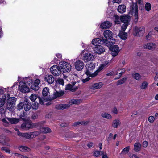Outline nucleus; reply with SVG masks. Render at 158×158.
<instances>
[{"label":"nucleus","instance_id":"obj_54","mask_svg":"<svg viewBox=\"0 0 158 158\" xmlns=\"http://www.w3.org/2000/svg\"><path fill=\"white\" fill-rule=\"evenodd\" d=\"M58 83L60 84L61 85H64V80L62 79H58L57 80Z\"/></svg>","mask_w":158,"mask_h":158},{"label":"nucleus","instance_id":"obj_38","mask_svg":"<svg viewBox=\"0 0 158 158\" xmlns=\"http://www.w3.org/2000/svg\"><path fill=\"white\" fill-rule=\"evenodd\" d=\"M49 93V89L47 87L44 88L43 90L42 94L44 96H47Z\"/></svg>","mask_w":158,"mask_h":158},{"label":"nucleus","instance_id":"obj_52","mask_svg":"<svg viewBox=\"0 0 158 158\" xmlns=\"http://www.w3.org/2000/svg\"><path fill=\"white\" fill-rule=\"evenodd\" d=\"M109 64V62L108 61H105V62L101 66L99 67V70H101L102 68L105 66Z\"/></svg>","mask_w":158,"mask_h":158},{"label":"nucleus","instance_id":"obj_28","mask_svg":"<svg viewBox=\"0 0 158 158\" xmlns=\"http://www.w3.org/2000/svg\"><path fill=\"white\" fill-rule=\"evenodd\" d=\"M118 10L119 12L122 13L126 11V6L124 5H121L119 6Z\"/></svg>","mask_w":158,"mask_h":158},{"label":"nucleus","instance_id":"obj_53","mask_svg":"<svg viewBox=\"0 0 158 158\" xmlns=\"http://www.w3.org/2000/svg\"><path fill=\"white\" fill-rule=\"evenodd\" d=\"M1 149L2 150L4 151L6 153H10V150L8 149L7 148L5 147H2L1 148Z\"/></svg>","mask_w":158,"mask_h":158},{"label":"nucleus","instance_id":"obj_61","mask_svg":"<svg viewBox=\"0 0 158 158\" xmlns=\"http://www.w3.org/2000/svg\"><path fill=\"white\" fill-rule=\"evenodd\" d=\"M121 0H113L112 1L113 3H120L121 2Z\"/></svg>","mask_w":158,"mask_h":158},{"label":"nucleus","instance_id":"obj_60","mask_svg":"<svg viewBox=\"0 0 158 158\" xmlns=\"http://www.w3.org/2000/svg\"><path fill=\"white\" fill-rule=\"evenodd\" d=\"M24 133H22L19 131L17 132V135L23 137Z\"/></svg>","mask_w":158,"mask_h":158},{"label":"nucleus","instance_id":"obj_13","mask_svg":"<svg viewBox=\"0 0 158 158\" xmlns=\"http://www.w3.org/2000/svg\"><path fill=\"white\" fill-rule=\"evenodd\" d=\"M75 66L76 69L77 71H81L82 69L84 66V64L81 60H78L75 63Z\"/></svg>","mask_w":158,"mask_h":158},{"label":"nucleus","instance_id":"obj_31","mask_svg":"<svg viewBox=\"0 0 158 158\" xmlns=\"http://www.w3.org/2000/svg\"><path fill=\"white\" fill-rule=\"evenodd\" d=\"M40 131L44 133H47L51 131V129L48 127H43L40 128Z\"/></svg>","mask_w":158,"mask_h":158},{"label":"nucleus","instance_id":"obj_11","mask_svg":"<svg viewBox=\"0 0 158 158\" xmlns=\"http://www.w3.org/2000/svg\"><path fill=\"white\" fill-rule=\"evenodd\" d=\"M94 59V57L93 55L89 53H87L84 54L82 58L83 60L85 62L93 61Z\"/></svg>","mask_w":158,"mask_h":158},{"label":"nucleus","instance_id":"obj_27","mask_svg":"<svg viewBox=\"0 0 158 158\" xmlns=\"http://www.w3.org/2000/svg\"><path fill=\"white\" fill-rule=\"evenodd\" d=\"M129 18L130 16L128 15L123 16L121 17L120 20L121 22L124 23H128Z\"/></svg>","mask_w":158,"mask_h":158},{"label":"nucleus","instance_id":"obj_49","mask_svg":"<svg viewBox=\"0 0 158 158\" xmlns=\"http://www.w3.org/2000/svg\"><path fill=\"white\" fill-rule=\"evenodd\" d=\"M23 107V102L19 103L17 106V108L18 110L22 109Z\"/></svg>","mask_w":158,"mask_h":158},{"label":"nucleus","instance_id":"obj_1","mask_svg":"<svg viewBox=\"0 0 158 158\" xmlns=\"http://www.w3.org/2000/svg\"><path fill=\"white\" fill-rule=\"evenodd\" d=\"M4 98L6 100V108L10 111L14 110L16 98L15 97H10V95L7 94H4Z\"/></svg>","mask_w":158,"mask_h":158},{"label":"nucleus","instance_id":"obj_22","mask_svg":"<svg viewBox=\"0 0 158 158\" xmlns=\"http://www.w3.org/2000/svg\"><path fill=\"white\" fill-rule=\"evenodd\" d=\"M31 107V104L28 102L24 101L23 102V108L26 111H29Z\"/></svg>","mask_w":158,"mask_h":158},{"label":"nucleus","instance_id":"obj_20","mask_svg":"<svg viewBox=\"0 0 158 158\" xmlns=\"http://www.w3.org/2000/svg\"><path fill=\"white\" fill-rule=\"evenodd\" d=\"M111 26V23L109 21H105L102 23L100 25V27L102 29L109 28Z\"/></svg>","mask_w":158,"mask_h":158},{"label":"nucleus","instance_id":"obj_37","mask_svg":"<svg viewBox=\"0 0 158 158\" xmlns=\"http://www.w3.org/2000/svg\"><path fill=\"white\" fill-rule=\"evenodd\" d=\"M18 148L19 150L22 152L29 151L30 150V149L28 147L25 146H20Z\"/></svg>","mask_w":158,"mask_h":158},{"label":"nucleus","instance_id":"obj_4","mask_svg":"<svg viewBox=\"0 0 158 158\" xmlns=\"http://www.w3.org/2000/svg\"><path fill=\"white\" fill-rule=\"evenodd\" d=\"M59 66L61 71L64 73L69 72L71 69V66L70 64L65 61L60 62L59 64Z\"/></svg>","mask_w":158,"mask_h":158},{"label":"nucleus","instance_id":"obj_32","mask_svg":"<svg viewBox=\"0 0 158 158\" xmlns=\"http://www.w3.org/2000/svg\"><path fill=\"white\" fill-rule=\"evenodd\" d=\"M6 119L11 124H16L19 121V119L15 118H7Z\"/></svg>","mask_w":158,"mask_h":158},{"label":"nucleus","instance_id":"obj_48","mask_svg":"<svg viewBox=\"0 0 158 158\" xmlns=\"http://www.w3.org/2000/svg\"><path fill=\"white\" fill-rule=\"evenodd\" d=\"M101 155H102V158H109L108 157L106 152L103 151H101Z\"/></svg>","mask_w":158,"mask_h":158},{"label":"nucleus","instance_id":"obj_17","mask_svg":"<svg viewBox=\"0 0 158 158\" xmlns=\"http://www.w3.org/2000/svg\"><path fill=\"white\" fill-rule=\"evenodd\" d=\"M103 43H104L103 40H102L101 39L99 38L94 39L92 41V44L95 46L101 45Z\"/></svg>","mask_w":158,"mask_h":158},{"label":"nucleus","instance_id":"obj_24","mask_svg":"<svg viewBox=\"0 0 158 158\" xmlns=\"http://www.w3.org/2000/svg\"><path fill=\"white\" fill-rule=\"evenodd\" d=\"M77 89V86H72L71 85L69 84L67 85L66 86L65 89L66 90H69L72 92H74Z\"/></svg>","mask_w":158,"mask_h":158},{"label":"nucleus","instance_id":"obj_7","mask_svg":"<svg viewBox=\"0 0 158 158\" xmlns=\"http://www.w3.org/2000/svg\"><path fill=\"white\" fill-rule=\"evenodd\" d=\"M19 89L21 92L23 93L28 92L30 91L29 86L26 83L23 82H19Z\"/></svg>","mask_w":158,"mask_h":158},{"label":"nucleus","instance_id":"obj_23","mask_svg":"<svg viewBox=\"0 0 158 158\" xmlns=\"http://www.w3.org/2000/svg\"><path fill=\"white\" fill-rule=\"evenodd\" d=\"M144 47L146 49L153 50L155 48L156 46L155 44L153 43H150L145 44Z\"/></svg>","mask_w":158,"mask_h":158},{"label":"nucleus","instance_id":"obj_33","mask_svg":"<svg viewBox=\"0 0 158 158\" xmlns=\"http://www.w3.org/2000/svg\"><path fill=\"white\" fill-rule=\"evenodd\" d=\"M125 71V69H120L116 71V75H118L119 74V75H118V77L117 78H120L122 75L124 73Z\"/></svg>","mask_w":158,"mask_h":158},{"label":"nucleus","instance_id":"obj_44","mask_svg":"<svg viewBox=\"0 0 158 158\" xmlns=\"http://www.w3.org/2000/svg\"><path fill=\"white\" fill-rule=\"evenodd\" d=\"M2 121L3 122V125H4L5 126L7 127L9 126V123L6 120V118H4L2 119Z\"/></svg>","mask_w":158,"mask_h":158},{"label":"nucleus","instance_id":"obj_64","mask_svg":"<svg viewBox=\"0 0 158 158\" xmlns=\"http://www.w3.org/2000/svg\"><path fill=\"white\" fill-rule=\"evenodd\" d=\"M113 112L115 114H117L118 110L116 108H114L113 110Z\"/></svg>","mask_w":158,"mask_h":158},{"label":"nucleus","instance_id":"obj_35","mask_svg":"<svg viewBox=\"0 0 158 158\" xmlns=\"http://www.w3.org/2000/svg\"><path fill=\"white\" fill-rule=\"evenodd\" d=\"M101 116L102 117L108 119H111L112 118L111 115L106 113H102L101 114Z\"/></svg>","mask_w":158,"mask_h":158},{"label":"nucleus","instance_id":"obj_62","mask_svg":"<svg viewBox=\"0 0 158 158\" xmlns=\"http://www.w3.org/2000/svg\"><path fill=\"white\" fill-rule=\"evenodd\" d=\"M32 118L33 119H35L37 118L38 115L36 114H33L32 116Z\"/></svg>","mask_w":158,"mask_h":158},{"label":"nucleus","instance_id":"obj_5","mask_svg":"<svg viewBox=\"0 0 158 158\" xmlns=\"http://www.w3.org/2000/svg\"><path fill=\"white\" fill-rule=\"evenodd\" d=\"M40 123H35L34 124H31L29 122L24 123L21 125V127L23 130H28L35 127H38Z\"/></svg>","mask_w":158,"mask_h":158},{"label":"nucleus","instance_id":"obj_36","mask_svg":"<svg viewBox=\"0 0 158 158\" xmlns=\"http://www.w3.org/2000/svg\"><path fill=\"white\" fill-rule=\"evenodd\" d=\"M81 101L79 99H73L69 101V104L71 105L73 104H78L80 103Z\"/></svg>","mask_w":158,"mask_h":158},{"label":"nucleus","instance_id":"obj_3","mask_svg":"<svg viewBox=\"0 0 158 158\" xmlns=\"http://www.w3.org/2000/svg\"><path fill=\"white\" fill-rule=\"evenodd\" d=\"M129 13L132 15H134L135 22H137L138 17V7L136 3H133L132 4L131 6Z\"/></svg>","mask_w":158,"mask_h":158},{"label":"nucleus","instance_id":"obj_10","mask_svg":"<svg viewBox=\"0 0 158 158\" xmlns=\"http://www.w3.org/2000/svg\"><path fill=\"white\" fill-rule=\"evenodd\" d=\"M40 134V133L38 131H34L27 133H24L23 137L26 139L33 138L36 136H38Z\"/></svg>","mask_w":158,"mask_h":158},{"label":"nucleus","instance_id":"obj_21","mask_svg":"<svg viewBox=\"0 0 158 158\" xmlns=\"http://www.w3.org/2000/svg\"><path fill=\"white\" fill-rule=\"evenodd\" d=\"M103 84L101 82L95 83L92 85L91 88L93 90L98 89L101 88L103 85Z\"/></svg>","mask_w":158,"mask_h":158},{"label":"nucleus","instance_id":"obj_2","mask_svg":"<svg viewBox=\"0 0 158 158\" xmlns=\"http://www.w3.org/2000/svg\"><path fill=\"white\" fill-rule=\"evenodd\" d=\"M87 70L85 72V74L89 77H93L96 76L98 74V73L100 71V70H97L94 73H92L90 72L91 71L94 69L95 65L93 63H89L87 64L86 66Z\"/></svg>","mask_w":158,"mask_h":158},{"label":"nucleus","instance_id":"obj_47","mask_svg":"<svg viewBox=\"0 0 158 158\" xmlns=\"http://www.w3.org/2000/svg\"><path fill=\"white\" fill-rule=\"evenodd\" d=\"M128 24V23H124L122 26V30L121 31H125L126 29Z\"/></svg>","mask_w":158,"mask_h":158},{"label":"nucleus","instance_id":"obj_56","mask_svg":"<svg viewBox=\"0 0 158 158\" xmlns=\"http://www.w3.org/2000/svg\"><path fill=\"white\" fill-rule=\"evenodd\" d=\"M89 121H81V125H86L88 124Z\"/></svg>","mask_w":158,"mask_h":158},{"label":"nucleus","instance_id":"obj_63","mask_svg":"<svg viewBox=\"0 0 158 158\" xmlns=\"http://www.w3.org/2000/svg\"><path fill=\"white\" fill-rule=\"evenodd\" d=\"M79 124L81 125V122L78 121L76 122L73 123V125L74 126H76Z\"/></svg>","mask_w":158,"mask_h":158},{"label":"nucleus","instance_id":"obj_18","mask_svg":"<svg viewBox=\"0 0 158 158\" xmlns=\"http://www.w3.org/2000/svg\"><path fill=\"white\" fill-rule=\"evenodd\" d=\"M70 106L69 104H58L56 105L55 108L58 110H63L68 108Z\"/></svg>","mask_w":158,"mask_h":158},{"label":"nucleus","instance_id":"obj_25","mask_svg":"<svg viewBox=\"0 0 158 158\" xmlns=\"http://www.w3.org/2000/svg\"><path fill=\"white\" fill-rule=\"evenodd\" d=\"M118 35L122 40H125L126 39L127 37V34L124 31H120Z\"/></svg>","mask_w":158,"mask_h":158},{"label":"nucleus","instance_id":"obj_57","mask_svg":"<svg viewBox=\"0 0 158 158\" xmlns=\"http://www.w3.org/2000/svg\"><path fill=\"white\" fill-rule=\"evenodd\" d=\"M142 144L143 147L146 148L148 146V143L147 141H144L143 142Z\"/></svg>","mask_w":158,"mask_h":158},{"label":"nucleus","instance_id":"obj_19","mask_svg":"<svg viewBox=\"0 0 158 158\" xmlns=\"http://www.w3.org/2000/svg\"><path fill=\"white\" fill-rule=\"evenodd\" d=\"M110 40L109 42L106 39H103L104 43L108 47L112 46V45L114 44L115 43L116 40L115 39L113 38Z\"/></svg>","mask_w":158,"mask_h":158},{"label":"nucleus","instance_id":"obj_39","mask_svg":"<svg viewBox=\"0 0 158 158\" xmlns=\"http://www.w3.org/2000/svg\"><path fill=\"white\" fill-rule=\"evenodd\" d=\"M148 83L146 81L143 82L140 86V88L142 89H145L148 86Z\"/></svg>","mask_w":158,"mask_h":158},{"label":"nucleus","instance_id":"obj_6","mask_svg":"<svg viewBox=\"0 0 158 158\" xmlns=\"http://www.w3.org/2000/svg\"><path fill=\"white\" fill-rule=\"evenodd\" d=\"M40 83V80L39 79H36L34 82L33 81L31 80L28 82L29 86L33 90L36 91L39 89V84Z\"/></svg>","mask_w":158,"mask_h":158},{"label":"nucleus","instance_id":"obj_9","mask_svg":"<svg viewBox=\"0 0 158 158\" xmlns=\"http://www.w3.org/2000/svg\"><path fill=\"white\" fill-rule=\"evenodd\" d=\"M109 49L111 51V55L115 57L118 54L120 50L118 45H115L109 47Z\"/></svg>","mask_w":158,"mask_h":158},{"label":"nucleus","instance_id":"obj_55","mask_svg":"<svg viewBox=\"0 0 158 158\" xmlns=\"http://www.w3.org/2000/svg\"><path fill=\"white\" fill-rule=\"evenodd\" d=\"M155 119L154 117L152 116H150L149 117L148 120L151 123H152Z\"/></svg>","mask_w":158,"mask_h":158},{"label":"nucleus","instance_id":"obj_59","mask_svg":"<svg viewBox=\"0 0 158 158\" xmlns=\"http://www.w3.org/2000/svg\"><path fill=\"white\" fill-rule=\"evenodd\" d=\"M90 79V78L89 77H87V78H86L85 79H83L82 80V81L83 82V83H85L86 82L89 81V80Z\"/></svg>","mask_w":158,"mask_h":158},{"label":"nucleus","instance_id":"obj_16","mask_svg":"<svg viewBox=\"0 0 158 158\" xmlns=\"http://www.w3.org/2000/svg\"><path fill=\"white\" fill-rule=\"evenodd\" d=\"M44 80L49 84H52L54 81V78L52 75H46L45 76Z\"/></svg>","mask_w":158,"mask_h":158},{"label":"nucleus","instance_id":"obj_26","mask_svg":"<svg viewBox=\"0 0 158 158\" xmlns=\"http://www.w3.org/2000/svg\"><path fill=\"white\" fill-rule=\"evenodd\" d=\"M141 145L139 142L136 143L134 145V150L136 152H139L141 150Z\"/></svg>","mask_w":158,"mask_h":158},{"label":"nucleus","instance_id":"obj_30","mask_svg":"<svg viewBox=\"0 0 158 158\" xmlns=\"http://www.w3.org/2000/svg\"><path fill=\"white\" fill-rule=\"evenodd\" d=\"M120 123V121L119 120L115 119L113 120L112 123V126L113 127L117 128Z\"/></svg>","mask_w":158,"mask_h":158},{"label":"nucleus","instance_id":"obj_42","mask_svg":"<svg viewBox=\"0 0 158 158\" xmlns=\"http://www.w3.org/2000/svg\"><path fill=\"white\" fill-rule=\"evenodd\" d=\"M6 100L4 98V96L2 98H0V107H2L4 105Z\"/></svg>","mask_w":158,"mask_h":158},{"label":"nucleus","instance_id":"obj_14","mask_svg":"<svg viewBox=\"0 0 158 158\" xmlns=\"http://www.w3.org/2000/svg\"><path fill=\"white\" fill-rule=\"evenodd\" d=\"M113 35L112 31L110 30H105L103 33L104 36L107 40L112 39L113 37Z\"/></svg>","mask_w":158,"mask_h":158},{"label":"nucleus","instance_id":"obj_15","mask_svg":"<svg viewBox=\"0 0 158 158\" xmlns=\"http://www.w3.org/2000/svg\"><path fill=\"white\" fill-rule=\"evenodd\" d=\"M94 52L98 54H101L105 51L104 47L101 45H98L97 46H95L94 48Z\"/></svg>","mask_w":158,"mask_h":158},{"label":"nucleus","instance_id":"obj_34","mask_svg":"<svg viewBox=\"0 0 158 158\" xmlns=\"http://www.w3.org/2000/svg\"><path fill=\"white\" fill-rule=\"evenodd\" d=\"M132 77L137 80H139L141 78V75L138 73H134L132 74Z\"/></svg>","mask_w":158,"mask_h":158},{"label":"nucleus","instance_id":"obj_41","mask_svg":"<svg viewBox=\"0 0 158 158\" xmlns=\"http://www.w3.org/2000/svg\"><path fill=\"white\" fill-rule=\"evenodd\" d=\"M145 7L146 10L147 11H149L151 10V5L149 3L147 2L146 3Z\"/></svg>","mask_w":158,"mask_h":158},{"label":"nucleus","instance_id":"obj_50","mask_svg":"<svg viewBox=\"0 0 158 158\" xmlns=\"http://www.w3.org/2000/svg\"><path fill=\"white\" fill-rule=\"evenodd\" d=\"M101 153V152L96 151L94 152V156L96 157H99L100 156V154Z\"/></svg>","mask_w":158,"mask_h":158},{"label":"nucleus","instance_id":"obj_29","mask_svg":"<svg viewBox=\"0 0 158 158\" xmlns=\"http://www.w3.org/2000/svg\"><path fill=\"white\" fill-rule=\"evenodd\" d=\"M64 94V92L63 91H60L58 92L56 91L54 92L53 94V98H56L58 97L61 96Z\"/></svg>","mask_w":158,"mask_h":158},{"label":"nucleus","instance_id":"obj_51","mask_svg":"<svg viewBox=\"0 0 158 158\" xmlns=\"http://www.w3.org/2000/svg\"><path fill=\"white\" fill-rule=\"evenodd\" d=\"M38 103L36 102H34V103L33 104V105H31V107L34 109H37L38 108Z\"/></svg>","mask_w":158,"mask_h":158},{"label":"nucleus","instance_id":"obj_8","mask_svg":"<svg viewBox=\"0 0 158 158\" xmlns=\"http://www.w3.org/2000/svg\"><path fill=\"white\" fill-rule=\"evenodd\" d=\"M50 70L51 73L55 76H58L60 74L61 70L60 66H59L57 65H54L51 67L50 68Z\"/></svg>","mask_w":158,"mask_h":158},{"label":"nucleus","instance_id":"obj_45","mask_svg":"<svg viewBox=\"0 0 158 158\" xmlns=\"http://www.w3.org/2000/svg\"><path fill=\"white\" fill-rule=\"evenodd\" d=\"M127 79L126 78H123L117 82V85H119L123 83Z\"/></svg>","mask_w":158,"mask_h":158},{"label":"nucleus","instance_id":"obj_43","mask_svg":"<svg viewBox=\"0 0 158 158\" xmlns=\"http://www.w3.org/2000/svg\"><path fill=\"white\" fill-rule=\"evenodd\" d=\"M130 147L127 146L125 148L123 149L121 153L122 154H125L128 152L129 150Z\"/></svg>","mask_w":158,"mask_h":158},{"label":"nucleus","instance_id":"obj_58","mask_svg":"<svg viewBox=\"0 0 158 158\" xmlns=\"http://www.w3.org/2000/svg\"><path fill=\"white\" fill-rule=\"evenodd\" d=\"M153 34V31H150L149 33L148 34V35L146 36V38L147 39H148L149 38L151 35H152Z\"/></svg>","mask_w":158,"mask_h":158},{"label":"nucleus","instance_id":"obj_40","mask_svg":"<svg viewBox=\"0 0 158 158\" xmlns=\"http://www.w3.org/2000/svg\"><path fill=\"white\" fill-rule=\"evenodd\" d=\"M37 96L35 94H32L30 97V100L32 102H35L37 98Z\"/></svg>","mask_w":158,"mask_h":158},{"label":"nucleus","instance_id":"obj_12","mask_svg":"<svg viewBox=\"0 0 158 158\" xmlns=\"http://www.w3.org/2000/svg\"><path fill=\"white\" fill-rule=\"evenodd\" d=\"M135 31L136 33V35L141 36L145 33V29L144 27H136L135 29Z\"/></svg>","mask_w":158,"mask_h":158},{"label":"nucleus","instance_id":"obj_46","mask_svg":"<svg viewBox=\"0 0 158 158\" xmlns=\"http://www.w3.org/2000/svg\"><path fill=\"white\" fill-rule=\"evenodd\" d=\"M115 20L114 22L116 24H120V23L121 20L119 17L118 16L116 15L115 16Z\"/></svg>","mask_w":158,"mask_h":158}]
</instances>
